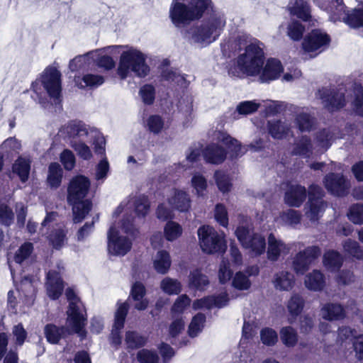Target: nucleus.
<instances>
[{"mask_svg":"<svg viewBox=\"0 0 363 363\" xmlns=\"http://www.w3.org/2000/svg\"><path fill=\"white\" fill-rule=\"evenodd\" d=\"M353 108L355 113L363 116V87L360 84H354L353 87Z\"/></svg>","mask_w":363,"mask_h":363,"instance_id":"864d4df0","label":"nucleus"},{"mask_svg":"<svg viewBox=\"0 0 363 363\" xmlns=\"http://www.w3.org/2000/svg\"><path fill=\"white\" fill-rule=\"evenodd\" d=\"M145 294V289L142 284L137 282L133 284L131 289V296L136 302L135 308L137 310L143 311L147 307L149 302L146 298H143Z\"/></svg>","mask_w":363,"mask_h":363,"instance_id":"4c0bfd02","label":"nucleus"},{"mask_svg":"<svg viewBox=\"0 0 363 363\" xmlns=\"http://www.w3.org/2000/svg\"><path fill=\"white\" fill-rule=\"evenodd\" d=\"M287 9L291 16L308 21L311 19V6L307 0H289Z\"/></svg>","mask_w":363,"mask_h":363,"instance_id":"b1692460","label":"nucleus"},{"mask_svg":"<svg viewBox=\"0 0 363 363\" xmlns=\"http://www.w3.org/2000/svg\"><path fill=\"white\" fill-rule=\"evenodd\" d=\"M280 338L282 343L287 347H294L298 342L297 332L291 326H286L281 329Z\"/></svg>","mask_w":363,"mask_h":363,"instance_id":"49530a36","label":"nucleus"},{"mask_svg":"<svg viewBox=\"0 0 363 363\" xmlns=\"http://www.w3.org/2000/svg\"><path fill=\"white\" fill-rule=\"evenodd\" d=\"M162 290L169 295L178 294L182 291L181 283L177 280L170 277L163 279L160 283Z\"/></svg>","mask_w":363,"mask_h":363,"instance_id":"8fccbe9b","label":"nucleus"},{"mask_svg":"<svg viewBox=\"0 0 363 363\" xmlns=\"http://www.w3.org/2000/svg\"><path fill=\"white\" fill-rule=\"evenodd\" d=\"M230 47L238 51L237 57L228 67L232 77L242 78L260 73L264 61L263 44L245 33H239L231 42Z\"/></svg>","mask_w":363,"mask_h":363,"instance_id":"f03ea898","label":"nucleus"},{"mask_svg":"<svg viewBox=\"0 0 363 363\" xmlns=\"http://www.w3.org/2000/svg\"><path fill=\"white\" fill-rule=\"evenodd\" d=\"M203 155L207 162L218 164L225 160L226 151L218 144L212 143L204 148Z\"/></svg>","mask_w":363,"mask_h":363,"instance_id":"c756f323","label":"nucleus"},{"mask_svg":"<svg viewBox=\"0 0 363 363\" xmlns=\"http://www.w3.org/2000/svg\"><path fill=\"white\" fill-rule=\"evenodd\" d=\"M269 134L274 139H283L291 134L289 122L281 120H270L267 122Z\"/></svg>","mask_w":363,"mask_h":363,"instance_id":"393cba45","label":"nucleus"},{"mask_svg":"<svg viewBox=\"0 0 363 363\" xmlns=\"http://www.w3.org/2000/svg\"><path fill=\"white\" fill-rule=\"evenodd\" d=\"M343 252L346 255L357 259H363V247L359 243L352 239H346L342 243Z\"/></svg>","mask_w":363,"mask_h":363,"instance_id":"ea45409f","label":"nucleus"},{"mask_svg":"<svg viewBox=\"0 0 363 363\" xmlns=\"http://www.w3.org/2000/svg\"><path fill=\"white\" fill-rule=\"evenodd\" d=\"M304 284L309 290L321 291L325 285L324 274L319 270H313L306 276Z\"/></svg>","mask_w":363,"mask_h":363,"instance_id":"473e14b6","label":"nucleus"},{"mask_svg":"<svg viewBox=\"0 0 363 363\" xmlns=\"http://www.w3.org/2000/svg\"><path fill=\"white\" fill-rule=\"evenodd\" d=\"M63 171L61 166L57 162L51 163L48 167L47 182L53 189L58 188L62 182Z\"/></svg>","mask_w":363,"mask_h":363,"instance_id":"58836bf2","label":"nucleus"},{"mask_svg":"<svg viewBox=\"0 0 363 363\" xmlns=\"http://www.w3.org/2000/svg\"><path fill=\"white\" fill-rule=\"evenodd\" d=\"M208 9L212 12L203 21L186 29L184 34L190 44L204 48L215 42L226 26L225 13L213 10L211 0H172L169 18L174 27L182 28L201 18Z\"/></svg>","mask_w":363,"mask_h":363,"instance_id":"f257e3e1","label":"nucleus"},{"mask_svg":"<svg viewBox=\"0 0 363 363\" xmlns=\"http://www.w3.org/2000/svg\"><path fill=\"white\" fill-rule=\"evenodd\" d=\"M133 210L135 211L138 217H145L150 211V202L147 198L145 196H139L122 201L114 211L113 218L123 219L124 218L127 220V218H129L134 223L133 217L130 214Z\"/></svg>","mask_w":363,"mask_h":363,"instance_id":"9b49d317","label":"nucleus"},{"mask_svg":"<svg viewBox=\"0 0 363 363\" xmlns=\"http://www.w3.org/2000/svg\"><path fill=\"white\" fill-rule=\"evenodd\" d=\"M320 314L323 319L329 321L340 320L346 316L345 308L337 303L324 304L321 308Z\"/></svg>","mask_w":363,"mask_h":363,"instance_id":"cd10ccee","label":"nucleus"},{"mask_svg":"<svg viewBox=\"0 0 363 363\" xmlns=\"http://www.w3.org/2000/svg\"><path fill=\"white\" fill-rule=\"evenodd\" d=\"M345 89L340 87L337 90L323 89L318 91V96L322 100L323 106L330 111H334L345 104Z\"/></svg>","mask_w":363,"mask_h":363,"instance_id":"dca6fc26","label":"nucleus"},{"mask_svg":"<svg viewBox=\"0 0 363 363\" xmlns=\"http://www.w3.org/2000/svg\"><path fill=\"white\" fill-rule=\"evenodd\" d=\"M167 201L172 209L180 212H186L191 208L190 196L183 190L173 189L167 198Z\"/></svg>","mask_w":363,"mask_h":363,"instance_id":"6ab92c4d","label":"nucleus"},{"mask_svg":"<svg viewBox=\"0 0 363 363\" xmlns=\"http://www.w3.org/2000/svg\"><path fill=\"white\" fill-rule=\"evenodd\" d=\"M214 178L218 188L221 192L226 193L230 190L231 183L230 179L224 172L220 171L216 172Z\"/></svg>","mask_w":363,"mask_h":363,"instance_id":"052dcab7","label":"nucleus"},{"mask_svg":"<svg viewBox=\"0 0 363 363\" xmlns=\"http://www.w3.org/2000/svg\"><path fill=\"white\" fill-rule=\"evenodd\" d=\"M189 286L199 290L204 289L209 281L208 277L203 274L200 269H196L190 272L189 277Z\"/></svg>","mask_w":363,"mask_h":363,"instance_id":"c03bdc74","label":"nucleus"},{"mask_svg":"<svg viewBox=\"0 0 363 363\" xmlns=\"http://www.w3.org/2000/svg\"><path fill=\"white\" fill-rule=\"evenodd\" d=\"M330 42V36L324 31L315 29L308 33L302 42V49L311 57L317 56L325 50Z\"/></svg>","mask_w":363,"mask_h":363,"instance_id":"ddd939ff","label":"nucleus"},{"mask_svg":"<svg viewBox=\"0 0 363 363\" xmlns=\"http://www.w3.org/2000/svg\"><path fill=\"white\" fill-rule=\"evenodd\" d=\"M80 79H75L76 83L80 88L85 87H96L101 85L104 82V79L99 74H87L82 78V82H79Z\"/></svg>","mask_w":363,"mask_h":363,"instance_id":"de8ad7c7","label":"nucleus"},{"mask_svg":"<svg viewBox=\"0 0 363 363\" xmlns=\"http://www.w3.org/2000/svg\"><path fill=\"white\" fill-rule=\"evenodd\" d=\"M262 106V103L256 101H245L240 102L237 106L236 111L240 114L247 115L255 112Z\"/></svg>","mask_w":363,"mask_h":363,"instance_id":"13d9d810","label":"nucleus"},{"mask_svg":"<svg viewBox=\"0 0 363 363\" xmlns=\"http://www.w3.org/2000/svg\"><path fill=\"white\" fill-rule=\"evenodd\" d=\"M61 74L53 67H48L41 75L32 84L33 91L38 96L40 103L48 94L55 101L59 99L61 94Z\"/></svg>","mask_w":363,"mask_h":363,"instance_id":"423d86ee","label":"nucleus"},{"mask_svg":"<svg viewBox=\"0 0 363 363\" xmlns=\"http://www.w3.org/2000/svg\"><path fill=\"white\" fill-rule=\"evenodd\" d=\"M57 269H52L47 274L45 289L47 295L52 300L57 299L62 294L64 289L61 273L64 271V266L61 262L57 264Z\"/></svg>","mask_w":363,"mask_h":363,"instance_id":"2eb2a0df","label":"nucleus"},{"mask_svg":"<svg viewBox=\"0 0 363 363\" xmlns=\"http://www.w3.org/2000/svg\"><path fill=\"white\" fill-rule=\"evenodd\" d=\"M191 300L186 294L179 296L172 307L173 314H181L189 306Z\"/></svg>","mask_w":363,"mask_h":363,"instance_id":"338daca9","label":"nucleus"},{"mask_svg":"<svg viewBox=\"0 0 363 363\" xmlns=\"http://www.w3.org/2000/svg\"><path fill=\"white\" fill-rule=\"evenodd\" d=\"M111 46H107L104 48L96 49L90 52L92 55V61L96 63L99 67L109 70L115 67V61L113 59L108 56L109 54H118L116 50H108Z\"/></svg>","mask_w":363,"mask_h":363,"instance_id":"5701e85b","label":"nucleus"},{"mask_svg":"<svg viewBox=\"0 0 363 363\" xmlns=\"http://www.w3.org/2000/svg\"><path fill=\"white\" fill-rule=\"evenodd\" d=\"M277 220L283 225H296L301 220V214L297 211L289 209L280 213Z\"/></svg>","mask_w":363,"mask_h":363,"instance_id":"603ef678","label":"nucleus"},{"mask_svg":"<svg viewBox=\"0 0 363 363\" xmlns=\"http://www.w3.org/2000/svg\"><path fill=\"white\" fill-rule=\"evenodd\" d=\"M321 250L317 246H311L297 253L292 261V268L297 274H303L312 262L320 255Z\"/></svg>","mask_w":363,"mask_h":363,"instance_id":"4468645a","label":"nucleus"},{"mask_svg":"<svg viewBox=\"0 0 363 363\" xmlns=\"http://www.w3.org/2000/svg\"><path fill=\"white\" fill-rule=\"evenodd\" d=\"M114 219L107 234L108 252L114 256H124L131 250L133 241L139 232L129 218L127 222L124 218Z\"/></svg>","mask_w":363,"mask_h":363,"instance_id":"20e7f679","label":"nucleus"},{"mask_svg":"<svg viewBox=\"0 0 363 363\" xmlns=\"http://www.w3.org/2000/svg\"><path fill=\"white\" fill-rule=\"evenodd\" d=\"M323 266L330 272H336L343 264V257L335 250L325 252L323 257Z\"/></svg>","mask_w":363,"mask_h":363,"instance_id":"2f4dec72","label":"nucleus"},{"mask_svg":"<svg viewBox=\"0 0 363 363\" xmlns=\"http://www.w3.org/2000/svg\"><path fill=\"white\" fill-rule=\"evenodd\" d=\"M30 160L27 157H20L14 162L12 171L17 174L22 182H26L29 177L30 170Z\"/></svg>","mask_w":363,"mask_h":363,"instance_id":"f704fd0d","label":"nucleus"},{"mask_svg":"<svg viewBox=\"0 0 363 363\" xmlns=\"http://www.w3.org/2000/svg\"><path fill=\"white\" fill-rule=\"evenodd\" d=\"M206 316L202 313L194 315L189 325L188 334L190 337H196L203 330Z\"/></svg>","mask_w":363,"mask_h":363,"instance_id":"3c124183","label":"nucleus"},{"mask_svg":"<svg viewBox=\"0 0 363 363\" xmlns=\"http://www.w3.org/2000/svg\"><path fill=\"white\" fill-rule=\"evenodd\" d=\"M94 62L90 52L83 55H79L69 62V67L72 72L87 69Z\"/></svg>","mask_w":363,"mask_h":363,"instance_id":"37998d69","label":"nucleus"},{"mask_svg":"<svg viewBox=\"0 0 363 363\" xmlns=\"http://www.w3.org/2000/svg\"><path fill=\"white\" fill-rule=\"evenodd\" d=\"M348 219L356 225H363V204L356 203L351 206L347 212Z\"/></svg>","mask_w":363,"mask_h":363,"instance_id":"6e6d98bb","label":"nucleus"},{"mask_svg":"<svg viewBox=\"0 0 363 363\" xmlns=\"http://www.w3.org/2000/svg\"><path fill=\"white\" fill-rule=\"evenodd\" d=\"M326 203L320 199L308 200L306 205V216L311 221H316L323 215Z\"/></svg>","mask_w":363,"mask_h":363,"instance_id":"72a5a7b5","label":"nucleus"},{"mask_svg":"<svg viewBox=\"0 0 363 363\" xmlns=\"http://www.w3.org/2000/svg\"><path fill=\"white\" fill-rule=\"evenodd\" d=\"M284 68L281 62L274 58L269 59L259 76V80L262 82H268L277 79Z\"/></svg>","mask_w":363,"mask_h":363,"instance_id":"a878e982","label":"nucleus"},{"mask_svg":"<svg viewBox=\"0 0 363 363\" xmlns=\"http://www.w3.org/2000/svg\"><path fill=\"white\" fill-rule=\"evenodd\" d=\"M272 282L277 290L289 291L294 286L295 278L293 274L286 271H281L274 275Z\"/></svg>","mask_w":363,"mask_h":363,"instance_id":"7c9ffc66","label":"nucleus"},{"mask_svg":"<svg viewBox=\"0 0 363 363\" xmlns=\"http://www.w3.org/2000/svg\"><path fill=\"white\" fill-rule=\"evenodd\" d=\"M137 358L140 363H157L159 359L155 352L145 349L138 352Z\"/></svg>","mask_w":363,"mask_h":363,"instance_id":"774afa93","label":"nucleus"},{"mask_svg":"<svg viewBox=\"0 0 363 363\" xmlns=\"http://www.w3.org/2000/svg\"><path fill=\"white\" fill-rule=\"evenodd\" d=\"M215 220L223 227L228 225V216L225 206L223 204L218 203L214 209Z\"/></svg>","mask_w":363,"mask_h":363,"instance_id":"0e129e2a","label":"nucleus"},{"mask_svg":"<svg viewBox=\"0 0 363 363\" xmlns=\"http://www.w3.org/2000/svg\"><path fill=\"white\" fill-rule=\"evenodd\" d=\"M69 144L82 158L89 160L91 157V152L85 143L77 140H69Z\"/></svg>","mask_w":363,"mask_h":363,"instance_id":"bf43d9fd","label":"nucleus"},{"mask_svg":"<svg viewBox=\"0 0 363 363\" xmlns=\"http://www.w3.org/2000/svg\"><path fill=\"white\" fill-rule=\"evenodd\" d=\"M233 272L228 259L223 258L218 270V279L221 284L228 281L232 277Z\"/></svg>","mask_w":363,"mask_h":363,"instance_id":"69168bd1","label":"nucleus"},{"mask_svg":"<svg viewBox=\"0 0 363 363\" xmlns=\"http://www.w3.org/2000/svg\"><path fill=\"white\" fill-rule=\"evenodd\" d=\"M191 184L196 191L197 196H204V191L207 188V180L199 172L194 174L191 180Z\"/></svg>","mask_w":363,"mask_h":363,"instance_id":"5fc2aeb1","label":"nucleus"},{"mask_svg":"<svg viewBox=\"0 0 363 363\" xmlns=\"http://www.w3.org/2000/svg\"><path fill=\"white\" fill-rule=\"evenodd\" d=\"M289 248L281 240L277 239L273 234L268 237L267 257L271 261H277L281 254H286Z\"/></svg>","mask_w":363,"mask_h":363,"instance_id":"c85d7f7f","label":"nucleus"},{"mask_svg":"<svg viewBox=\"0 0 363 363\" xmlns=\"http://www.w3.org/2000/svg\"><path fill=\"white\" fill-rule=\"evenodd\" d=\"M212 138L214 140L221 142L227 146L232 158L240 157L247 151V148L245 147L242 146L239 141L232 138L225 132L215 130L213 133Z\"/></svg>","mask_w":363,"mask_h":363,"instance_id":"a211bd4d","label":"nucleus"},{"mask_svg":"<svg viewBox=\"0 0 363 363\" xmlns=\"http://www.w3.org/2000/svg\"><path fill=\"white\" fill-rule=\"evenodd\" d=\"M128 311V304L126 302L118 304L111 337V343L114 345H119L121 343L120 330L123 328Z\"/></svg>","mask_w":363,"mask_h":363,"instance_id":"aec40b11","label":"nucleus"},{"mask_svg":"<svg viewBox=\"0 0 363 363\" xmlns=\"http://www.w3.org/2000/svg\"><path fill=\"white\" fill-rule=\"evenodd\" d=\"M306 197V189L299 184H289L285 193V203L294 207H299Z\"/></svg>","mask_w":363,"mask_h":363,"instance_id":"4be33fe9","label":"nucleus"},{"mask_svg":"<svg viewBox=\"0 0 363 363\" xmlns=\"http://www.w3.org/2000/svg\"><path fill=\"white\" fill-rule=\"evenodd\" d=\"M323 182L329 192L338 196L347 194L350 186L349 181L340 174L331 173L326 175Z\"/></svg>","mask_w":363,"mask_h":363,"instance_id":"f3484780","label":"nucleus"},{"mask_svg":"<svg viewBox=\"0 0 363 363\" xmlns=\"http://www.w3.org/2000/svg\"><path fill=\"white\" fill-rule=\"evenodd\" d=\"M233 286L239 290H247L251 286V281L244 272H238L233 279Z\"/></svg>","mask_w":363,"mask_h":363,"instance_id":"680f3d73","label":"nucleus"},{"mask_svg":"<svg viewBox=\"0 0 363 363\" xmlns=\"http://www.w3.org/2000/svg\"><path fill=\"white\" fill-rule=\"evenodd\" d=\"M250 228L246 225H240L235 230V235L242 247L255 256L262 255L266 249L265 238L260 234L250 235Z\"/></svg>","mask_w":363,"mask_h":363,"instance_id":"f8f14e48","label":"nucleus"},{"mask_svg":"<svg viewBox=\"0 0 363 363\" xmlns=\"http://www.w3.org/2000/svg\"><path fill=\"white\" fill-rule=\"evenodd\" d=\"M90 182L87 177L77 176L73 178L67 188V201L72 206L73 221L80 223L91 208V203L84 200L88 194Z\"/></svg>","mask_w":363,"mask_h":363,"instance_id":"39448f33","label":"nucleus"},{"mask_svg":"<svg viewBox=\"0 0 363 363\" xmlns=\"http://www.w3.org/2000/svg\"><path fill=\"white\" fill-rule=\"evenodd\" d=\"M172 264L170 255L165 250H160L153 259V266L157 273L164 274L169 271Z\"/></svg>","mask_w":363,"mask_h":363,"instance_id":"c9c22d12","label":"nucleus"},{"mask_svg":"<svg viewBox=\"0 0 363 363\" xmlns=\"http://www.w3.org/2000/svg\"><path fill=\"white\" fill-rule=\"evenodd\" d=\"M108 50H116L121 54L117 74L125 79L132 74L138 77H145L150 72L147 55L137 48L128 45H111Z\"/></svg>","mask_w":363,"mask_h":363,"instance_id":"7ed1b4c3","label":"nucleus"},{"mask_svg":"<svg viewBox=\"0 0 363 363\" xmlns=\"http://www.w3.org/2000/svg\"><path fill=\"white\" fill-rule=\"evenodd\" d=\"M333 135L329 130H323L316 135L314 143L307 135L296 139L291 149L293 155L309 158L313 154H320L326 151L331 145Z\"/></svg>","mask_w":363,"mask_h":363,"instance_id":"0eeeda50","label":"nucleus"},{"mask_svg":"<svg viewBox=\"0 0 363 363\" xmlns=\"http://www.w3.org/2000/svg\"><path fill=\"white\" fill-rule=\"evenodd\" d=\"M199 245L207 254L223 253L227 245L223 233H218L213 227L203 225L197 230Z\"/></svg>","mask_w":363,"mask_h":363,"instance_id":"9d476101","label":"nucleus"},{"mask_svg":"<svg viewBox=\"0 0 363 363\" xmlns=\"http://www.w3.org/2000/svg\"><path fill=\"white\" fill-rule=\"evenodd\" d=\"M44 333L47 340L52 344H57L66 333H69L67 328H58L52 324L47 325L45 327Z\"/></svg>","mask_w":363,"mask_h":363,"instance_id":"a19ab883","label":"nucleus"},{"mask_svg":"<svg viewBox=\"0 0 363 363\" xmlns=\"http://www.w3.org/2000/svg\"><path fill=\"white\" fill-rule=\"evenodd\" d=\"M60 132L66 135L70 140H86L87 142H92L94 145L95 152L98 154H104L105 151V139L101 133L95 129L91 128L82 121H72L65 125Z\"/></svg>","mask_w":363,"mask_h":363,"instance_id":"6e6552de","label":"nucleus"},{"mask_svg":"<svg viewBox=\"0 0 363 363\" xmlns=\"http://www.w3.org/2000/svg\"><path fill=\"white\" fill-rule=\"evenodd\" d=\"M228 302L227 294L222 293L216 296H211L196 300L194 301L192 306L194 310L210 309L213 307L222 308L225 306Z\"/></svg>","mask_w":363,"mask_h":363,"instance_id":"412c9836","label":"nucleus"},{"mask_svg":"<svg viewBox=\"0 0 363 363\" xmlns=\"http://www.w3.org/2000/svg\"><path fill=\"white\" fill-rule=\"evenodd\" d=\"M287 310L289 314V321L291 323L301 313L304 306V300L298 294H293L287 303Z\"/></svg>","mask_w":363,"mask_h":363,"instance_id":"e433bc0d","label":"nucleus"},{"mask_svg":"<svg viewBox=\"0 0 363 363\" xmlns=\"http://www.w3.org/2000/svg\"><path fill=\"white\" fill-rule=\"evenodd\" d=\"M48 238L50 244L56 250L62 248L67 241L66 233L60 228L53 230Z\"/></svg>","mask_w":363,"mask_h":363,"instance_id":"4d7b16f0","label":"nucleus"},{"mask_svg":"<svg viewBox=\"0 0 363 363\" xmlns=\"http://www.w3.org/2000/svg\"><path fill=\"white\" fill-rule=\"evenodd\" d=\"M14 215L5 203L0 201V224L9 226L13 223Z\"/></svg>","mask_w":363,"mask_h":363,"instance_id":"e2e57ef3","label":"nucleus"},{"mask_svg":"<svg viewBox=\"0 0 363 363\" xmlns=\"http://www.w3.org/2000/svg\"><path fill=\"white\" fill-rule=\"evenodd\" d=\"M183 232L182 227L174 221H168L164 228V234L167 240L172 242L179 238Z\"/></svg>","mask_w":363,"mask_h":363,"instance_id":"09e8293b","label":"nucleus"},{"mask_svg":"<svg viewBox=\"0 0 363 363\" xmlns=\"http://www.w3.org/2000/svg\"><path fill=\"white\" fill-rule=\"evenodd\" d=\"M65 294L69 301L67 326L81 338H84L86 336V331L84 329L86 324L84 306L72 289H67Z\"/></svg>","mask_w":363,"mask_h":363,"instance_id":"1a4fd4ad","label":"nucleus"},{"mask_svg":"<svg viewBox=\"0 0 363 363\" xmlns=\"http://www.w3.org/2000/svg\"><path fill=\"white\" fill-rule=\"evenodd\" d=\"M294 122L298 128L301 131H311L314 126V118L311 116L308 108L304 107H295Z\"/></svg>","mask_w":363,"mask_h":363,"instance_id":"bb28decb","label":"nucleus"},{"mask_svg":"<svg viewBox=\"0 0 363 363\" xmlns=\"http://www.w3.org/2000/svg\"><path fill=\"white\" fill-rule=\"evenodd\" d=\"M147 340V337L140 333L128 330L125 333V342L128 348L135 349L144 346Z\"/></svg>","mask_w":363,"mask_h":363,"instance_id":"a18cd8bd","label":"nucleus"},{"mask_svg":"<svg viewBox=\"0 0 363 363\" xmlns=\"http://www.w3.org/2000/svg\"><path fill=\"white\" fill-rule=\"evenodd\" d=\"M305 32V26L297 20L292 19L286 24V35L294 41H299Z\"/></svg>","mask_w":363,"mask_h":363,"instance_id":"79ce46f5","label":"nucleus"}]
</instances>
